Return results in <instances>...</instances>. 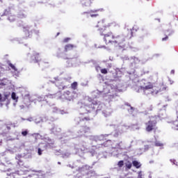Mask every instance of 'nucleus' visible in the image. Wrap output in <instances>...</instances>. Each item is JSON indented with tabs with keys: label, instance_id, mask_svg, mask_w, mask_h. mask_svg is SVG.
<instances>
[{
	"label": "nucleus",
	"instance_id": "obj_1",
	"mask_svg": "<svg viewBox=\"0 0 178 178\" xmlns=\"http://www.w3.org/2000/svg\"><path fill=\"white\" fill-rule=\"evenodd\" d=\"M97 31H99L100 35H104V41L108 44L111 45H122L126 41V38L130 40L132 37H134V28L131 29H127V35H118L115 36L112 31H109V29H120V24L117 22H112L106 25V21L102 19L98 22L97 26Z\"/></svg>",
	"mask_w": 178,
	"mask_h": 178
},
{
	"label": "nucleus",
	"instance_id": "obj_2",
	"mask_svg": "<svg viewBox=\"0 0 178 178\" xmlns=\"http://www.w3.org/2000/svg\"><path fill=\"white\" fill-rule=\"evenodd\" d=\"M167 86H165L163 83H159V85L154 86L152 83L147 81V80H142V85L140 86L138 92L143 91L144 94L148 95V94H152V95H156L162 91H166Z\"/></svg>",
	"mask_w": 178,
	"mask_h": 178
},
{
	"label": "nucleus",
	"instance_id": "obj_3",
	"mask_svg": "<svg viewBox=\"0 0 178 178\" xmlns=\"http://www.w3.org/2000/svg\"><path fill=\"white\" fill-rule=\"evenodd\" d=\"M98 106V102L97 101L89 102L88 103H86L82 104L81 106V112L83 113L80 114L79 118V122H78V124H80L81 122L86 123V122H90L91 120V117L88 115V113H91V112H94L97 107Z\"/></svg>",
	"mask_w": 178,
	"mask_h": 178
},
{
	"label": "nucleus",
	"instance_id": "obj_4",
	"mask_svg": "<svg viewBox=\"0 0 178 178\" xmlns=\"http://www.w3.org/2000/svg\"><path fill=\"white\" fill-rule=\"evenodd\" d=\"M156 119V115L153 116L145 123V131H147V133H151V131H155V130H156V124L158 123Z\"/></svg>",
	"mask_w": 178,
	"mask_h": 178
},
{
	"label": "nucleus",
	"instance_id": "obj_5",
	"mask_svg": "<svg viewBox=\"0 0 178 178\" xmlns=\"http://www.w3.org/2000/svg\"><path fill=\"white\" fill-rule=\"evenodd\" d=\"M79 173L83 175V176H89V177H92V175H94V171L88 170V167L83 166L78 169Z\"/></svg>",
	"mask_w": 178,
	"mask_h": 178
},
{
	"label": "nucleus",
	"instance_id": "obj_6",
	"mask_svg": "<svg viewBox=\"0 0 178 178\" xmlns=\"http://www.w3.org/2000/svg\"><path fill=\"white\" fill-rule=\"evenodd\" d=\"M74 95H76V92H70L69 90H66L63 93L64 98L67 101H72V99H74V98H76Z\"/></svg>",
	"mask_w": 178,
	"mask_h": 178
},
{
	"label": "nucleus",
	"instance_id": "obj_7",
	"mask_svg": "<svg viewBox=\"0 0 178 178\" xmlns=\"http://www.w3.org/2000/svg\"><path fill=\"white\" fill-rule=\"evenodd\" d=\"M31 58L32 62H33L34 63H40V62H41V56L38 52L35 51Z\"/></svg>",
	"mask_w": 178,
	"mask_h": 178
},
{
	"label": "nucleus",
	"instance_id": "obj_8",
	"mask_svg": "<svg viewBox=\"0 0 178 178\" xmlns=\"http://www.w3.org/2000/svg\"><path fill=\"white\" fill-rule=\"evenodd\" d=\"M79 134L84 136V134H90L91 133V130L90 127L87 126H83L81 127L80 130L79 131Z\"/></svg>",
	"mask_w": 178,
	"mask_h": 178
},
{
	"label": "nucleus",
	"instance_id": "obj_9",
	"mask_svg": "<svg viewBox=\"0 0 178 178\" xmlns=\"http://www.w3.org/2000/svg\"><path fill=\"white\" fill-rule=\"evenodd\" d=\"M74 48H76V46L72 44H66L64 47L65 52H69V51H72Z\"/></svg>",
	"mask_w": 178,
	"mask_h": 178
},
{
	"label": "nucleus",
	"instance_id": "obj_10",
	"mask_svg": "<svg viewBox=\"0 0 178 178\" xmlns=\"http://www.w3.org/2000/svg\"><path fill=\"white\" fill-rule=\"evenodd\" d=\"M170 126L173 130H178V117L175 121L170 122Z\"/></svg>",
	"mask_w": 178,
	"mask_h": 178
},
{
	"label": "nucleus",
	"instance_id": "obj_11",
	"mask_svg": "<svg viewBox=\"0 0 178 178\" xmlns=\"http://www.w3.org/2000/svg\"><path fill=\"white\" fill-rule=\"evenodd\" d=\"M8 97L9 95H4L3 97H2V95L0 93V102H5Z\"/></svg>",
	"mask_w": 178,
	"mask_h": 178
},
{
	"label": "nucleus",
	"instance_id": "obj_12",
	"mask_svg": "<svg viewBox=\"0 0 178 178\" xmlns=\"http://www.w3.org/2000/svg\"><path fill=\"white\" fill-rule=\"evenodd\" d=\"M132 166H133V164L130 162V161H128L125 163L126 170H129L131 169Z\"/></svg>",
	"mask_w": 178,
	"mask_h": 178
},
{
	"label": "nucleus",
	"instance_id": "obj_13",
	"mask_svg": "<svg viewBox=\"0 0 178 178\" xmlns=\"http://www.w3.org/2000/svg\"><path fill=\"white\" fill-rule=\"evenodd\" d=\"M8 20L9 22H15L16 20V16L15 15L13 14H10L8 15Z\"/></svg>",
	"mask_w": 178,
	"mask_h": 178
},
{
	"label": "nucleus",
	"instance_id": "obj_14",
	"mask_svg": "<svg viewBox=\"0 0 178 178\" xmlns=\"http://www.w3.org/2000/svg\"><path fill=\"white\" fill-rule=\"evenodd\" d=\"M55 86H56L58 88H60V89L63 88V84H62L60 81H56Z\"/></svg>",
	"mask_w": 178,
	"mask_h": 178
},
{
	"label": "nucleus",
	"instance_id": "obj_15",
	"mask_svg": "<svg viewBox=\"0 0 178 178\" xmlns=\"http://www.w3.org/2000/svg\"><path fill=\"white\" fill-rule=\"evenodd\" d=\"M132 163L134 166L136 168V169H140V168H141V164H140V163L137 161H134Z\"/></svg>",
	"mask_w": 178,
	"mask_h": 178
},
{
	"label": "nucleus",
	"instance_id": "obj_16",
	"mask_svg": "<svg viewBox=\"0 0 178 178\" xmlns=\"http://www.w3.org/2000/svg\"><path fill=\"white\" fill-rule=\"evenodd\" d=\"M18 17L19 19H26V17H27V14H26L23 12H21L18 14Z\"/></svg>",
	"mask_w": 178,
	"mask_h": 178
},
{
	"label": "nucleus",
	"instance_id": "obj_17",
	"mask_svg": "<svg viewBox=\"0 0 178 178\" xmlns=\"http://www.w3.org/2000/svg\"><path fill=\"white\" fill-rule=\"evenodd\" d=\"M98 12V10H90L88 13L90 14L91 17H97L98 16V14H91V13H97Z\"/></svg>",
	"mask_w": 178,
	"mask_h": 178
},
{
	"label": "nucleus",
	"instance_id": "obj_18",
	"mask_svg": "<svg viewBox=\"0 0 178 178\" xmlns=\"http://www.w3.org/2000/svg\"><path fill=\"white\" fill-rule=\"evenodd\" d=\"M24 38H30V31L29 30H24Z\"/></svg>",
	"mask_w": 178,
	"mask_h": 178
},
{
	"label": "nucleus",
	"instance_id": "obj_19",
	"mask_svg": "<svg viewBox=\"0 0 178 178\" xmlns=\"http://www.w3.org/2000/svg\"><path fill=\"white\" fill-rule=\"evenodd\" d=\"M63 59H64L65 60H70L73 59V57H72L71 56H67V54H65L63 56Z\"/></svg>",
	"mask_w": 178,
	"mask_h": 178
},
{
	"label": "nucleus",
	"instance_id": "obj_20",
	"mask_svg": "<svg viewBox=\"0 0 178 178\" xmlns=\"http://www.w3.org/2000/svg\"><path fill=\"white\" fill-rule=\"evenodd\" d=\"M154 145H155V147H163V143H162L161 141L156 140L154 143Z\"/></svg>",
	"mask_w": 178,
	"mask_h": 178
},
{
	"label": "nucleus",
	"instance_id": "obj_21",
	"mask_svg": "<svg viewBox=\"0 0 178 178\" xmlns=\"http://www.w3.org/2000/svg\"><path fill=\"white\" fill-rule=\"evenodd\" d=\"M77 82H74L71 84V88H72V90H77Z\"/></svg>",
	"mask_w": 178,
	"mask_h": 178
},
{
	"label": "nucleus",
	"instance_id": "obj_22",
	"mask_svg": "<svg viewBox=\"0 0 178 178\" xmlns=\"http://www.w3.org/2000/svg\"><path fill=\"white\" fill-rule=\"evenodd\" d=\"M8 66H10V67H11V69L14 70V72H17V68H16V67L11 63L8 64Z\"/></svg>",
	"mask_w": 178,
	"mask_h": 178
},
{
	"label": "nucleus",
	"instance_id": "obj_23",
	"mask_svg": "<svg viewBox=\"0 0 178 178\" xmlns=\"http://www.w3.org/2000/svg\"><path fill=\"white\" fill-rule=\"evenodd\" d=\"M123 165H124V161H123V160L120 161L118 163V168H123Z\"/></svg>",
	"mask_w": 178,
	"mask_h": 178
},
{
	"label": "nucleus",
	"instance_id": "obj_24",
	"mask_svg": "<svg viewBox=\"0 0 178 178\" xmlns=\"http://www.w3.org/2000/svg\"><path fill=\"white\" fill-rule=\"evenodd\" d=\"M101 73L102 74H108V70H106V68H104L101 70Z\"/></svg>",
	"mask_w": 178,
	"mask_h": 178
},
{
	"label": "nucleus",
	"instance_id": "obj_25",
	"mask_svg": "<svg viewBox=\"0 0 178 178\" xmlns=\"http://www.w3.org/2000/svg\"><path fill=\"white\" fill-rule=\"evenodd\" d=\"M11 98L14 99V101H16V99H17V98L16 97V93L15 92L12 93Z\"/></svg>",
	"mask_w": 178,
	"mask_h": 178
},
{
	"label": "nucleus",
	"instance_id": "obj_26",
	"mask_svg": "<svg viewBox=\"0 0 178 178\" xmlns=\"http://www.w3.org/2000/svg\"><path fill=\"white\" fill-rule=\"evenodd\" d=\"M27 134H29V131H23L22 132V135L24 136V137H26V136H27Z\"/></svg>",
	"mask_w": 178,
	"mask_h": 178
},
{
	"label": "nucleus",
	"instance_id": "obj_27",
	"mask_svg": "<svg viewBox=\"0 0 178 178\" xmlns=\"http://www.w3.org/2000/svg\"><path fill=\"white\" fill-rule=\"evenodd\" d=\"M38 155H42V150L41 149V148H38Z\"/></svg>",
	"mask_w": 178,
	"mask_h": 178
},
{
	"label": "nucleus",
	"instance_id": "obj_28",
	"mask_svg": "<svg viewBox=\"0 0 178 178\" xmlns=\"http://www.w3.org/2000/svg\"><path fill=\"white\" fill-rule=\"evenodd\" d=\"M168 40H169V37L168 35L162 38V41H168Z\"/></svg>",
	"mask_w": 178,
	"mask_h": 178
},
{
	"label": "nucleus",
	"instance_id": "obj_29",
	"mask_svg": "<svg viewBox=\"0 0 178 178\" xmlns=\"http://www.w3.org/2000/svg\"><path fill=\"white\" fill-rule=\"evenodd\" d=\"M69 41H70V38H65L63 40V42H69Z\"/></svg>",
	"mask_w": 178,
	"mask_h": 178
},
{
	"label": "nucleus",
	"instance_id": "obj_30",
	"mask_svg": "<svg viewBox=\"0 0 178 178\" xmlns=\"http://www.w3.org/2000/svg\"><path fill=\"white\" fill-rule=\"evenodd\" d=\"M145 149L146 151H148V149H149V145H145Z\"/></svg>",
	"mask_w": 178,
	"mask_h": 178
},
{
	"label": "nucleus",
	"instance_id": "obj_31",
	"mask_svg": "<svg viewBox=\"0 0 178 178\" xmlns=\"http://www.w3.org/2000/svg\"><path fill=\"white\" fill-rule=\"evenodd\" d=\"M147 109H148V111H153L154 110V106H150Z\"/></svg>",
	"mask_w": 178,
	"mask_h": 178
},
{
	"label": "nucleus",
	"instance_id": "obj_32",
	"mask_svg": "<svg viewBox=\"0 0 178 178\" xmlns=\"http://www.w3.org/2000/svg\"><path fill=\"white\" fill-rule=\"evenodd\" d=\"M171 74H175V70H171Z\"/></svg>",
	"mask_w": 178,
	"mask_h": 178
},
{
	"label": "nucleus",
	"instance_id": "obj_33",
	"mask_svg": "<svg viewBox=\"0 0 178 178\" xmlns=\"http://www.w3.org/2000/svg\"><path fill=\"white\" fill-rule=\"evenodd\" d=\"M101 48H104V49H106V46H102Z\"/></svg>",
	"mask_w": 178,
	"mask_h": 178
},
{
	"label": "nucleus",
	"instance_id": "obj_34",
	"mask_svg": "<svg viewBox=\"0 0 178 178\" xmlns=\"http://www.w3.org/2000/svg\"><path fill=\"white\" fill-rule=\"evenodd\" d=\"M131 111H134V108L132 106H131Z\"/></svg>",
	"mask_w": 178,
	"mask_h": 178
},
{
	"label": "nucleus",
	"instance_id": "obj_35",
	"mask_svg": "<svg viewBox=\"0 0 178 178\" xmlns=\"http://www.w3.org/2000/svg\"><path fill=\"white\" fill-rule=\"evenodd\" d=\"M172 35V33L169 32L168 35Z\"/></svg>",
	"mask_w": 178,
	"mask_h": 178
},
{
	"label": "nucleus",
	"instance_id": "obj_36",
	"mask_svg": "<svg viewBox=\"0 0 178 178\" xmlns=\"http://www.w3.org/2000/svg\"><path fill=\"white\" fill-rule=\"evenodd\" d=\"M8 130H10V127H7Z\"/></svg>",
	"mask_w": 178,
	"mask_h": 178
},
{
	"label": "nucleus",
	"instance_id": "obj_37",
	"mask_svg": "<svg viewBox=\"0 0 178 178\" xmlns=\"http://www.w3.org/2000/svg\"><path fill=\"white\" fill-rule=\"evenodd\" d=\"M120 144H122V142H120V143L118 144V146H120Z\"/></svg>",
	"mask_w": 178,
	"mask_h": 178
},
{
	"label": "nucleus",
	"instance_id": "obj_38",
	"mask_svg": "<svg viewBox=\"0 0 178 178\" xmlns=\"http://www.w3.org/2000/svg\"><path fill=\"white\" fill-rule=\"evenodd\" d=\"M57 35H59V33H57Z\"/></svg>",
	"mask_w": 178,
	"mask_h": 178
},
{
	"label": "nucleus",
	"instance_id": "obj_39",
	"mask_svg": "<svg viewBox=\"0 0 178 178\" xmlns=\"http://www.w3.org/2000/svg\"><path fill=\"white\" fill-rule=\"evenodd\" d=\"M146 34H148V33L146 31Z\"/></svg>",
	"mask_w": 178,
	"mask_h": 178
}]
</instances>
